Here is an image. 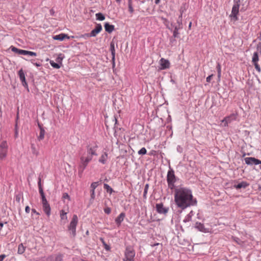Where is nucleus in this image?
Wrapping results in <instances>:
<instances>
[{
	"label": "nucleus",
	"instance_id": "obj_48",
	"mask_svg": "<svg viewBox=\"0 0 261 261\" xmlns=\"http://www.w3.org/2000/svg\"><path fill=\"white\" fill-rule=\"evenodd\" d=\"M185 10H186V5H184V7H181L180 8V12H181V14L182 13H184V12L185 11Z\"/></svg>",
	"mask_w": 261,
	"mask_h": 261
},
{
	"label": "nucleus",
	"instance_id": "obj_35",
	"mask_svg": "<svg viewBox=\"0 0 261 261\" xmlns=\"http://www.w3.org/2000/svg\"><path fill=\"white\" fill-rule=\"evenodd\" d=\"M170 63L168 60H164V69L170 67Z\"/></svg>",
	"mask_w": 261,
	"mask_h": 261
},
{
	"label": "nucleus",
	"instance_id": "obj_58",
	"mask_svg": "<svg viewBox=\"0 0 261 261\" xmlns=\"http://www.w3.org/2000/svg\"><path fill=\"white\" fill-rule=\"evenodd\" d=\"M17 136V132L16 131L15 133V137H16Z\"/></svg>",
	"mask_w": 261,
	"mask_h": 261
},
{
	"label": "nucleus",
	"instance_id": "obj_28",
	"mask_svg": "<svg viewBox=\"0 0 261 261\" xmlns=\"http://www.w3.org/2000/svg\"><path fill=\"white\" fill-rule=\"evenodd\" d=\"M95 15L96 19L98 20L102 21L105 19V16L101 13H96Z\"/></svg>",
	"mask_w": 261,
	"mask_h": 261
},
{
	"label": "nucleus",
	"instance_id": "obj_42",
	"mask_svg": "<svg viewBox=\"0 0 261 261\" xmlns=\"http://www.w3.org/2000/svg\"><path fill=\"white\" fill-rule=\"evenodd\" d=\"M191 216L190 215V213L187 216V217L184 220L185 222H188L190 221Z\"/></svg>",
	"mask_w": 261,
	"mask_h": 261
},
{
	"label": "nucleus",
	"instance_id": "obj_14",
	"mask_svg": "<svg viewBox=\"0 0 261 261\" xmlns=\"http://www.w3.org/2000/svg\"><path fill=\"white\" fill-rule=\"evenodd\" d=\"M102 30V27L100 24H97L96 27L91 32V36L95 37Z\"/></svg>",
	"mask_w": 261,
	"mask_h": 261
},
{
	"label": "nucleus",
	"instance_id": "obj_30",
	"mask_svg": "<svg viewBox=\"0 0 261 261\" xmlns=\"http://www.w3.org/2000/svg\"><path fill=\"white\" fill-rule=\"evenodd\" d=\"M49 63L51 66L54 68L59 69L60 68V65L59 64L54 62L53 60H50Z\"/></svg>",
	"mask_w": 261,
	"mask_h": 261
},
{
	"label": "nucleus",
	"instance_id": "obj_41",
	"mask_svg": "<svg viewBox=\"0 0 261 261\" xmlns=\"http://www.w3.org/2000/svg\"><path fill=\"white\" fill-rule=\"evenodd\" d=\"M63 198L65 199H68L69 200H70V196L69 195L66 193H64L63 195Z\"/></svg>",
	"mask_w": 261,
	"mask_h": 261
},
{
	"label": "nucleus",
	"instance_id": "obj_15",
	"mask_svg": "<svg viewBox=\"0 0 261 261\" xmlns=\"http://www.w3.org/2000/svg\"><path fill=\"white\" fill-rule=\"evenodd\" d=\"M67 212H65L64 210H62L60 212V216L61 218V220L63 222L64 224L66 223L67 222Z\"/></svg>",
	"mask_w": 261,
	"mask_h": 261
},
{
	"label": "nucleus",
	"instance_id": "obj_51",
	"mask_svg": "<svg viewBox=\"0 0 261 261\" xmlns=\"http://www.w3.org/2000/svg\"><path fill=\"white\" fill-rule=\"evenodd\" d=\"M32 212L33 213H35V214H36L37 215H39V213H38L36 210L35 209H32Z\"/></svg>",
	"mask_w": 261,
	"mask_h": 261
},
{
	"label": "nucleus",
	"instance_id": "obj_57",
	"mask_svg": "<svg viewBox=\"0 0 261 261\" xmlns=\"http://www.w3.org/2000/svg\"><path fill=\"white\" fill-rule=\"evenodd\" d=\"M117 3H120L121 0H116Z\"/></svg>",
	"mask_w": 261,
	"mask_h": 261
},
{
	"label": "nucleus",
	"instance_id": "obj_56",
	"mask_svg": "<svg viewBox=\"0 0 261 261\" xmlns=\"http://www.w3.org/2000/svg\"><path fill=\"white\" fill-rule=\"evenodd\" d=\"M168 211V210L164 208V214L167 213V212Z\"/></svg>",
	"mask_w": 261,
	"mask_h": 261
},
{
	"label": "nucleus",
	"instance_id": "obj_25",
	"mask_svg": "<svg viewBox=\"0 0 261 261\" xmlns=\"http://www.w3.org/2000/svg\"><path fill=\"white\" fill-rule=\"evenodd\" d=\"M248 184L246 182H241V183H239L237 185L235 186V187L236 189H241L242 188H245L248 186Z\"/></svg>",
	"mask_w": 261,
	"mask_h": 261
},
{
	"label": "nucleus",
	"instance_id": "obj_54",
	"mask_svg": "<svg viewBox=\"0 0 261 261\" xmlns=\"http://www.w3.org/2000/svg\"><path fill=\"white\" fill-rule=\"evenodd\" d=\"M167 121L168 122H170L171 121V118L170 116H169L168 118L167 119Z\"/></svg>",
	"mask_w": 261,
	"mask_h": 261
},
{
	"label": "nucleus",
	"instance_id": "obj_50",
	"mask_svg": "<svg viewBox=\"0 0 261 261\" xmlns=\"http://www.w3.org/2000/svg\"><path fill=\"white\" fill-rule=\"evenodd\" d=\"M6 255L2 254L0 255V261H3L4 259L6 257Z\"/></svg>",
	"mask_w": 261,
	"mask_h": 261
},
{
	"label": "nucleus",
	"instance_id": "obj_21",
	"mask_svg": "<svg viewBox=\"0 0 261 261\" xmlns=\"http://www.w3.org/2000/svg\"><path fill=\"white\" fill-rule=\"evenodd\" d=\"M110 50L112 55V59L114 60L115 56V43L113 41L110 43Z\"/></svg>",
	"mask_w": 261,
	"mask_h": 261
},
{
	"label": "nucleus",
	"instance_id": "obj_47",
	"mask_svg": "<svg viewBox=\"0 0 261 261\" xmlns=\"http://www.w3.org/2000/svg\"><path fill=\"white\" fill-rule=\"evenodd\" d=\"M213 74H211L206 77V82L209 83L211 82V79L213 77Z\"/></svg>",
	"mask_w": 261,
	"mask_h": 261
},
{
	"label": "nucleus",
	"instance_id": "obj_6",
	"mask_svg": "<svg viewBox=\"0 0 261 261\" xmlns=\"http://www.w3.org/2000/svg\"><path fill=\"white\" fill-rule=\"evenodd\" d=\"M11 50L17 54L23 55H29L30 56H36L37 54L35 52L28 51L23 49L17 48L13 46H11L10 48Z\"/></svg>",
	"mask_w": 261,
	"mask_h": 261
},
{
	"label": "nucleus",
	"instance_id": "obj_3",
	"mask_svg": "<svg viewBox=\"0 0 261 261\" xmlns=\"http://www.w3.org/2000/svg\"><path fill=\"white\" fill-rule=\"evenodd\" d=\"M261 55V46H257V51L253 53L252 57V63L254 65L255 69L260 72L261 71L260 67L258 64L259 61V55Z\"/></svg>",
	"mask_w": 261,
	"mask_h": 261
},
{
	"label": "nucleus",
	"instance_id": "obj_16",
	"mask_svg": "<svg viewBox=\"0 0 261 261\" xmlns=\"http://www.w3.org/2000/svg\"><path fill=\"white\" fill-rule=\"evenodd\" d=\"M62 256L61 254H58L55 256H49L46 258V261H62Z\"/></svg>",
	"mask_w": 261,
	"mask_h": 261
},
{
	"label": "nucleus",
	"instance_id": "obj_12",
	"mask_svg": "<svg viewBox=\"0 0 261 261\" xmlns=\"http://www.w3.org/2000/svg\"><path fill=\"white\" fill-rule=\"evenodd\" d=\"M70 38H73L74 36H72L70 37V36H68L67 35L63 34V33L60 34L58 35L54 36L53 37V39L54 40H60V41H62L64 39H65V38L70 39Z\"/></svg>",
	"mask_w": 261,
	"mask_h": 261
},
{
	"label": "nucleus",
	"instance_id": "obj_53",
	"mask_svg": "<svg viewBox=\"0 0 261 261\" xmlns=\"http://www.w3.org/2000/svg\"><path fill=\"white\" fill-rule=\"evenodd\" d=\"M62 60V58H61L60 57H58L57 59V62H60L61 61V60Z\"/></svg>",
	"mask_w": 261,
	"mask_h": 261
},
{
	"label": "nucleus",
	"instance_id": "obj_17",
	"mask_svg": "<svg viewBox=\"0 0 261 261\" xmlns=\"http://www.w3.org/2000/svg\"><path fill=\"white\" fill-rule=\"evenodd\" d=\"M125 215L124 213H121L115 219V222L119 226L123 221Z\"/></svg>",
	"mask_w": 261,
	"mask_h": 261
},
{
	"label": "nucleus",
	"instance_id": "obj_1",
	"mask_svg": "<svg viewBox=\"0 0 261 261\" xmlns=\"http://www.w3.org/2000/svg\"><path fill=\"white\" fill-rule=\"evenodd\" d=\"M175 200L177 205L182 208L194 205L197 202L196 200L193 198L191 191L184 188H180L176 190Z\"/></svg>",
	"mask_w": 261,
	"mask_h": 261
},
{
	"label": "nucleus",
	"instance_id": "obj_11",
	"mask_svg": "<svg viewBox=\"0 0 261 261\" xmlns=\"http://www.w3.org/2000/svg\"><path fill=\"white\" fill-rule=\"evenodd\" d=\"M245 162L247 165H258L260 163V160L252 157L245 158Z\"/></svg>",
	"mask_w": 261,
	"mask_h": 261
},
{
	"label": "nucleus",
	"instance_id": "obj_55",
	"mask_svg": "<svg viewBox=\"0 0 261 261\" xmlns=\"http://www.w3.org/2000/svg\"><path fill=\"white\" fill-rule=\"evenodd\" d=\"M160 1V0H155V3L156 4H158L159 3Z\"/></svg>",
	"mask_w": 261,
	"mask_h": 261
},
{
	"label": "nucleus",
	"instance_id": "obj_9",
	"mask_svg": "<svg viewBox=\"0 0 261 261\" xmlns=\"http://www.w3.org/2000/svg\"><path fill=\"white\" fill-rule=\"evenodd\" d=\"M43 210L47 216L50 215V207L46 199L42 200Z\"/></svg>",
	"mask_w": 261,
	"mask_h": 261
},
{
	"label": "nucleus",
	"instance_id": "obj_2",
	"mask_svg": "<svg viewBox=\"0 0 261 261\" xmlns=\"http://www.w3.org/2000/svg\"><path fill=\"white\" fill-rule=\"evenodd\" d=\"M97 148L96 145H88L87 147V151L84 153L80 158V167L82 170L86 168L89 163L92 160L93 156L97 155Z\"/></svg>",
	"mask_w": 261,
	"mask_h": 261
},
{
	"label": "nucleus",
	"instance_id": "obj_26",
	"mask_svg": "<svg viewBox=\"0 0 261 261\" xmlns=\"http://www.w3.org/2000/svg\"><path fill=\"white\" fill-rule=\"evenodd\" d=\"M156 208L158 212L159 213H163V205L162 203L156 204Z\"/></svg>",
	"mask_w": 261,
	"mask_h": 261
},
{
	"label": "nucleus",
	"instance_id": "obj_44",
	"mask_svg": "<svg viewBox=\"0 0 261 261\" xmlns=\"http://www.w3.org/2000/svg\"><path fill=\"white\" fill-rule=\"evenodd\" d=\"M148 188V185L147 184L145 185L144 190V196H145V195L147 194V190Z\"/></svg>",
	"mask_w": 261,
	"mask_h": 261
},
{
	"label": "nucleus",
	"instance_id": "obj_4",
	"mask_svg": "<svg viewBox=\"0 0 261 261\" xmlns=\"http://www.w3.org/2000/svg\"><path fill=\"white\" fill-rule=\"evenodd\" d=\"M79 221L78 217L76 215H73L72 218L68 226V229L70 231L73 237L76 235V228Z\"/></svg>",
	"mask_w": 261,
	"mask_h": 261
},
{
	"label": "nucleus",
	"instance_id": "obj_45",
	"mask_svg": "<svg viewBox=\"0 0 261 261\" xmlns=\"http://www.w3.org/2000/svg\"><path fill=\"white\" fill-rule=\"evenodd\" d=\"M160 63L161 65L160 69H163V58H161L160 61Z\"/></svg>",
	"mask_w": 261,
	"mask_h": 261
},
{
	"label": "nucleus",
	"instance_id": "obj_60",
	"mask_svg": "<svg viewBox=\"0 0 261 261\" xmlns=\"http://www.w3.org/2000/svg\"><path fill=\"white\" fill-rule=\"evenodd\" d=\"M191 22L190 23V24H189V27H191Z\"/></svg>",
	"mask_w": 261,
	"mask_h": 261
},
{
	"label": "nucleus",
	"instance_id": "obj_29",
	"mask_svg": "<svg viewBox=\"0 0 261 261\" xmlns=\"http://www.w3.org/2000/svg\"><path fill=\"white\" fill-rule=\"evenodd\" d=\"M0 149H8V145L6 141H3L0 144Z\"/></svg>",
	"mask_w": 261,
	"mask_h": 261
},
{
	"label": "nucleus",
	"instance_id": "obj_62",
	"mask_svg": "<svg viewBox=\"0 0 261 261\" xmlns=\"http://www.w3.org/2000/svg\"><path fill=\"white\" fill-rule=\"evenodd\" d=\"M260 163H259V164H261V161H260Z\"/></svg>",
	"mask_w": 261,
	"mask_h": 261
},
{
	"label": "nucleus",
	"instance_id": "obj_39",
	"mask_svg": "<svg viewBox=\"0 0 261 261\" xmlns=\"http://www.w3.org/2000/svg\"><path fill=\"white\" fill-rule=\"evenodd\" d=\"M104 212L105 213H106L107 214H109L111 212V208H110L109 207H107L104 208Z\"/></svg>",
	"mask_w": 261,
	"mask_h": 261
},
{
	"label": "nucleus",
	"instance_id": "obj_19",
	"mask_svg": "<svg viewBox=\"0 0 261 261\" xmlns=\"http://www.w3.org/2000/svg\"><path fill=\"white\" fill-rule=\"evenodd\" d=\"M104 27L106 31H107L109 33H112L114 30V25H111L108 22L105 24Z\"/></svg>",
	"mask_w": 261,
	"mask_h": 261
},
{
	"label": "nucleus",
	"instance_id": "obj_49",
	"mask_svg": "<svg viewBox=\"0 0 261 261\" xmlns=\"http://www.w3.org/2000/svg\"><path fill=\"white\" fill-rule=\"evenodd\" d=\"M25 211L27 213H29L30 212V208L29 206H27L25 208Z\"/></svg>",
	"mask_w": 261,
	"mask_h": 261
},
{
	"label": "nucleus",
	"instance_id": "obj_37",
	"mask_svg": "<svg viewBox=\"0 0 261 261\" xmlns=\"http://www.w3.org/2000/svg\"><path fill=\"white\" fill-rule=\"evenodd\" d=\"M91 33H86L85 34L82 35L80 37L84 38H87L89 37H91L92 36H91Z\"/></svg>",
	"mask_w": 261,
	"mask_h": 261
},
{
	"label": "nucleus",
	"instance_id": "obj_38",
	"mask_svg": "<svg viewBox=\"0 0 261 261\" xmlns=\"http://www.w3.org/2000/svg\"><path fill=\"white\" fill-rule=\"evenodd\" d=\"M217 68L218 70V78L220 79L221 77V67H220V65L219 64H218V65L217 66Z\"/></svg>",
	"mask_w": 261,
	"mask_h": 261
},
{
	"label": "nucleus",
	"instance_id": "obj_36",
	"mask_svg": "<svg viewBox=\"0 0 261 261\" xmlns=\"http://www.w3.org/2000/svg\"><path fill=\"white\" fill-rule=\"evenodd\" d=\"M178 34L179 33L178 32V30L176 28H175L173 31V35L174 38H176L178 37Z\"/></svg>",
	"mask_w": 261,
	"mask_h": 261
},
{
	"label": "nucleus",
	"instance_id": "obj_46",
	"mask_svg": "<svg viewBox=\"0 0 261 261\" xmlns=\"http://www.w3.org/2000/svg\"><path fill=\"white\" fill-rule=\"evenodd\" d=\"M34 60H32L31 61V63H33L34 65H35L36 67H39L41 66V64L40 63H35L34 62Z\"/></svg>",
	"mask_w": 261,
	"mask_h": 261
},
{
	"label": "nucleus",
	"instance_id": "obj_27",
	"mask_svg": "<svg viewBox=\"0 0 261 261\" xmlns=\"http://www.w3.org/2000/svg\"><path fill=\"white\" fill-rule=\"evenodd\" d=\"M7 150L6 149H0V159L1 160L4 159L7 155Z\"/></svg>",
	"mask_w": 261,
	"mask_h": 261
},
{
	"label": "nucleus",
	"instance_id": "obj_59",
	"mask_svg": "<svg viewBox=\"0 0 261 261\" xmlns=\"http://www.w3.org/2000/svg\"><path fill=\"white\" fill-rule=\"evenodd\" d=\"M170 136H171L172 135V132H171V133L170 134Z\"/></svg>",
	"mask_w": 261,
	"mask_h": 261
},
{
	"label": "nucleus",
	"instance_id": "obj_43",
	"mask_svg": "<svg viewBox=\"0 0 261 261\" xmlns=\"http://www.w3.org/2000/svg\"><path fill=\"white\" fill-rule=\"evenodd\" d=\"M31 147H32V150L34 151L33 152V153L34 154H36V155H38V152L37 151H36V150H35V146H34V145H32Z\"/></svg>",
	"mask_w": 261,
	"mask_h": 261
},
{
	"label": "nucleus",
	"instance_id": "obj_7",
	"mask_svg": "<svg viewBox=\"0 0 261 261\" xmlns=\"http://www.w3.org/2000/svg\"><path fill=\"white\" fill-rule=\"evenodd\" d=\"M167 181L168 183L169 187L172 189L174 188V183L175 181V177L174 175V171L172 170H169L168 172Z\"/></svg>",
	"mask_w": 261,
	"mask_h": 261
},
{
	"label": "nucleus",
	"instance_id": "obj_22",
	"mask_svg": "<svg viewBox=\"0 0 261 261\" xmlns=\"http://www.w3.org/2000/svg\"><path fill=\"white\" fill-rule=\"evenodd\" d=\"M38 126L40 128V134L38 137V139L41 140L44 139V138L45 130L39 124H38Z\"/></svg>",
	"mask_w": 261,
	"mask_h": 261
},
{
	"label": "nucleus",
	"instance_id": "obj_10",
	"mask_svg": "<svg viewBox=\"0 0 261 261\" xmlns=\"http://www.w3.org/2000/svg\"><path fill=\"white\" fill-rule=\"evenodd\" d=\"M237 114H232L229 116L225 117L223 120H222V122L224 123V125L226 126L228 124V123H230L233 120H235L237 119Z\"/></svg>",
	"mask_w": 261,
	"mask_h": 261
},
{
	"label": "nucleus",
	"instance_id": "obj_33",
	"mask_svg": "<svg viewBox=\"0 0 261 261\" xmlns=\"http://www.w3.org/2000/svg\"><path fill=\"white\" fill-rule=\"evenodd\" d=\"M147 150L145 148L143 147L138 151V154L140 155H144L145 154Z\"/></svg>",
	"mask_w": 261,
	"mask_h": 261
},
{
	"label": "nucleus",
	"instance_id": "obj_20",
	"mask_svg": "<svg viewBox=\"0 0 261 261\" xmlns=\"http://www.w3.org/2000/svg\"><path fill=\"white\" fill-rule=\"evenodd\" d=\"M108 159V153L107 152L103 153L99 159V162L103 164L106 163Z\"/></svg>",
	"mask_w": 261,
	"mask_h": 261
},
{
	"label": "nucleus",
	"instance_id": "obj_61",
	"mask_svg": "<svg viewBox=\"0 0 261 261\" xmlns=\"http://www.w3.org/2000/svg\"><path fill=\"white\" fill-rule=\"evenodd\" d=\"M94 192L93 193H92V195H94Z\"/></svg>",
	"mask_w": 261,
	"mask_h": 261
},
{
	"label": "nucleus",
	"instance_id": "obj_32",
	"mask_svg": "<svg viewBox=\"0 0 261 261\" xmlns=\"http://www.w3.org/2000/svg\"><path fill=\"white\" fill-rule=\"evenodd\" d=\"M100 240L103 244L105 249L107 251L110 250L111 247H110V246H109L108 245H107L106 244V243L105 242L104 240L102 238H100Z\"/></svg>",
	"mask_w": 261,
	"mask_h": 261
},
{
	"label": "nucleus",
	"instance_id": "obj_34",
	"mask_svg": "<svg viewBox=\"0 0 261 261\" xmlns=\"http://www.w3.org/2000/svg\"><path fill=\"white\" fill-rule=\"evenodd\" d=\"M39 193L40 194V195L41 196L42 200L46 199L44 194V192H43V189L42 187H39Z\"/></svg>",
	"mask_w": 261,
	"mask_h": 261
},
{
	"label": "nucleus",
	"instance_id": "obj_31",
	"mask_svg": "<svg viewBox=\"0 0 261 261\" xmlns=\"http://www.w3.org/2000/svg\"><path fill=\"white\" fill-rule=\"evenodd\" d=\"M104 189L107 190L108 192H109L110 194L112 193L113 191L112 188L109 186L108 184H104Z\"/></svg>",
	"mask_w": 261,
	"mask_h": 261
},
{
	"label": "nucleus",
	"instance_id": "obj_13",
	"mask_svg": "<svg viewBox=\"0 0 261 261\" xmlns=\"http://www.w3.org/2000/svg\"><path fill=\"white\" fill-rule=\"evenodd\" d=\"M18 75L20 81L23 86L26 87L28 86L27 83L25 81V74L22 69L18 71Z\"/></svg>",
	"mask_w": 261,
	"mask_h": 261
},
{
	"label": "nucleus",
	"instance_id": "obj_52",
	"mask_svg": "<svg viewBox=\"0 0 261 261\" xmlns=\"http://www.w3.org/2000/svg\"><path fill=\"white\" fill-rule=\"evenodd\" d=\"M38 184L39 188V187H41V179L40 178L39 179V181L38 182Z\"/></svg>",
	"mask_w": 261,
	"mask_h": 261
},
{
	"label": "nucleus",
	"instance_id": "obj_24",
	"mask_svg": "<svg viewBox=\"0 0 261 261\" xmlns=\"http://www.w3.org/2000/svg\"><path fill=\"white\" fill-rule=\"evenodd\" d=\"M128 7L129 12L132 14L134 12V10L133 7L132 0L128 1Z\"/></svg>",
	"mask_w": 261,
	"mask_h": 261
},
{
	"label": "nucleus",
	"instance_id": "obj_23",
	"mask_svg": "<svg viewBox=\"0 0 261 261\" xmlns=\"http://www.w3.org/2000/svg\"><path fill=\"white\" fill-rule=\"evenodd\" d=\"M25 250V247H24L22 243L20 244L18 247V253L19 254H23Z\"/></svg>",
	"mask_w": 261,
	"mask_h": 261
},
{
	"label": "nucleus",
	"instance_id": "obj_8",
	"mask_svg": "<svg viewBox=\"0 0 261 261\" xmlns=\"http://www.w3.org/2000/svg\"><path fill=\"white\" fill-rule=\"evenodd\" d=\"M240 5L238 3H236L232 7L231 13L230 17L234 20H238L237 15L239 13Z\"/></svg>",
	"mask_w": 261,
	"mask_h": 261
},
{
	"label": "nucleus",
	"instance_id": "obj_40",
	"mask_svg": "<svg viewBox=\"0 0 261 261\" xmlns=\"http://www.w3.org/2000/svg\"><path fill=\"white\" fill-rule=\"evenodd\" d=\"M97 182H93L91 184V187L92 188L93 193L94 192V189L97 187Z\"/></svg>",
	"mask_w": 261,
	"mask_h": 261
},
{
	"label": "nucleus",
	"instance_id": "obj_5",
	"mask_svg": "<svg viewBox=\"0 0 261 261\" xmlns=\"http://www.w3.org/2000/svg\"><path fill=\"white\" fill-rule=\"evenodd\" d=\"M135 252L133 247H127L124 252V257L123 261H134Z\"/></svg>",
	"mask_w": 261,
	"mask_h": 261
},
{
	"label": "nucleus",
	"instance_id": "obj_18",
	"mask_svg": "<svg viewBox=\"0 0 261 261\" xmlns=\"http://www.w3.org/2000/svg\"><path fill=\"white\" fill-rule=\"evenodd\" d=\"M195 227L198 229L199 231L203 232H208V230L207 228H205L204 225L200 223H196L195 224Z\"/></svg>",
	"mask_w": 261,
	"mask_h": 261
}]
</instances>
